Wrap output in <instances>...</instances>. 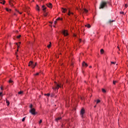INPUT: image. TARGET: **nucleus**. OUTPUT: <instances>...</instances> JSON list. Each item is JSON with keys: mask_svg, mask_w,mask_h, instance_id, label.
I'll use <instances>...</instances> for the list:
<instances>
[{"mask_svg": "<svg viewBox=\"0 0 128 128\" xmlns=\"http://www.w3.org/2000/svg\"><path fill=\"white\" fill-rule=\"evenodd\" d=\"M108 2L102 1L100 5L99 9H104V8H108Z\"/></svg>", "mask_w": 128, "mask_h": 128, "instance_id": "obj_1", "label": "nucleus"}, {"mask_svg": "<svg viewBox=\"0 0 128 128\" xmlns=\"http://www.w3.org/2000/svg\"><path fill=\"white\" fill-rule=\"evenodd\" d=\"M36 65V62L34 64V62L30 61L28 63V66H31L32 68H34Z\"/></svg>", "mask_w": 128, "mask_h": 128, "instance_id": "obj_2", "label": "nucleus"}, {"mask_svg": "<svg viewBox=\"0 0 128 128\" xmlns=\"http://www.w3.org/2000/svg\"><path fill=\"white\" fill-rule=\"evenodd\" d=\"M60 88V86L56 82H55L54 87H53L52 89L56 90H58Z\"/></svg>", "mask_w": 128, "mask_h": 128, "instance_id": "obj_3", "label": "nucleus"}, {"mask_svg": "<svg viewBox=\"0 0 128 128\" xmlns=\"http://www.w3.org/2000/svg\"><path fill=\"white\" fill-rule=\"evenodd\" d=\"M30 112L34 116L36 115L37 114L36 112V109L34 108L30 109Z\"/></svg>", "mask_w": 128, "mask_h": 128, "instance_id": "obj_4", "label": "nucleus"}, {"mask_svg": "<svg viewBox=\"0 0 128 128\" xmlns=\"http://www.w3.org/2000/svg\"><path fill=\"white\" fill-rule=\"evenodd\" d=\"M85 113V110L84 108H82L81 110H80V115L82 118H84V114Z\"/></svg>", "mask_w": 128, "mask_h": 128, "instance_id": "obj_5", "label": "nucleus"}, {"mask_svg": "<svg viewBox=\"0 0 128 128\" xmlns=\"http://www.w3.org/2000/svg\"><path fill=\"white\" fill-rule=\"evenodd\" d=\"M88 12V10L87 9H86V8H83L82 10H81V13L84 14H86Z\"/></svg>", "mask_w": 128, "mask_h": 128, "instance_id": "obj_6", "label": "nucleus"}, {"mask_svg": "<svg viewBox=\"0 0 128 128\" xmlns=\"http://www.w3.org/2000/svg\"><path fill=\"white\" fill-rule=\"evenodd\" d=\"M62 33L64 34V36H68V33L66 30H64Z\"/></svg>", "mask_w": 128, "mask_h": 128, "instance_id": "obj_7", "label": "nucleus"}, {"mask_svg": "<svg viewBox=\"0 0 128 128\" xmlns=\"http://www.w3.org/2000/svg\"><path fill=\"white\" fill-rule=\"evenodd\" d=\"M82 66L83 67H87L88 66V64L85 62H83L82 63Z\"/></svg>", "mask_w": 128, "mask_h": 128, "instance_id": "obj_8", "label": "nucleus"}, {"mask_svg": "<svg viewBox=\"0 0 128 128\" xmlns=\"http://www.w3.org/2000/svg\"><path fill=\"white\" fill-rule=\"evenodd\" d=\"M42 10H43L44 12H46V8L44 6H42Z\"/></svg>", "mask_w": 128, "mask_h": 128, "instance_id": "obj_9", "label": "nucleus"}, {"mask_svg": "<svg viewBox=\"0 0 128 128\" xmlns=\"http://www.w3.org/2000/svg\"><path fill=\"white\" fill-rule=\"evenodd\" d=\"M62 12L64 14L68 10L66 9V8H62Z\"/></svg>", "mask_w": 128, "mask_h": 128, "instance_id": "obj_10", "label": "nucleus"}, {"mask_svg": "<svg viewBox=\"0 0 128 128\" xmlns=\"http://www.w3.org/2000/svg\"><path fill=\"white\" fill-rule=\"evenodd\" d=\"M114 22V20H108V21L107 22V24H110Z\"/></svg>", "mask_w": 128, "mask_h": 128, "instance_id": "obj_11", "label": "nucleus"}, {"mask_svg": "<svg viewBox=\"0 0 128 128\" xmlns=\"http://www.w3.org/2000/svg\"><path fill=\"white\" fill-rule=\"evenodd\" d=\"M47 6H48L50 8H52V4L51 3H49L48 4H47Z\"/></svg>", "mask_w": 128, "mask_h": 128, "instance_id": "obj_12", "label": "nucleus"}, {"mask_svg": "<svg viewBox=\"0 0 128 128\" xmlns=\"http://www.w3.org/2000/svg\"><path fill=\"white\" fill-rule=\"evenodd\" d=\"M62 119V117H58V118H56V122H58V120H60Z\"/></svg>", "mask_w": 128, "mask_h": 128, "instance_id": "obj_13", "label": "nucleus"}, {"mask_svg": "<svg viewBox=\"0 0 128 128\" xmlns=\"http://www.w3.org/2000/svg\"><path fill=\"white\" fill-rule=\"evenodd\" d=\"M68 16H70V14H74V13L73 12H71L70 10H68Z\"/></svg>", "mask_w": 128, "mask_h": 128, "instance_id": "obj_14", "label": "nucleus"}, {"mask_svg": "<svg viewBox=\"0 0 128 128\" xmlns=\"http://www.w3.org/2000/svg\"><path fill=\"white\" fill-rule=\"evenodd\" d=\"M36 9L37 10H38V12H40V7L38 6V5H36Z\"/></svg>", "mask_w": 128, "mask_h": 128, "instance_id": "obj_15", "label": "nucleus"}, {"mask_svg": "<svg viewBox=\"0 0 128 128\" xmlns=\"http://www.w3.org/2000/svg\"><path fill=\"white\" fill-rule=\"evenodd\" d=\"M6 102L7 104V106H8L10 105V102L7 99H6Z\"/></svg>", "mask_w": 128, "mask_h": 128, "instance_id": "obj_16", "label": "nucleus"}, {"mask_svg": "<svg viewBox=\"0 0 128 128\" xmlns=\"http://www.w3.org/2000/svg\"><path fill=\"white\" fill-rule=\"evenodd\" d=\"M48 15V12H44V16H46Z\"/></svg>", "mask_w": 128, "mask_h": 128, "instance_id": "obj_17", "label": "nucleus"}, {"mask_svg": "<svg viewBox=\"0 0 128 128\" xmlns=\"http://www.w3.org/2000/svg\"><path fill=\"white\" fill-rule=\"evenodd\" d=\"M85 26H86L88 28H90V24H87L85 25Z\"/></svg>", "mask_w": 128, "mask_h": 128, "instance_id": "obj_18", "label": "nucleus"}, {"mask_svg": "<svg viewBox=\"0 0 128 128\" xmlns=\"http://www.w3.org/2000/svg\"><path fill=\"white\" fill-rule=\"evenodd\" d=\"M8 83L9 84H13V81L12 80H8Z\"/></svg>", "mask_w": 128, "mask_h": 128, "instance_id": "obj_19", "label": "nucleus"}, {"mask_svg": "<svg viewBox=\"0 0 128 128\" xmlns=\"http://www.w3.org/2000/svg\"><path fill=\"white\" fill-rule=\"evenodd\" d=\"M29 108L30 109H33V105L32 104H30V106H29Z\"/></svg>", "mask_w": 128, "mask_h": 128, "instance_id": "obj_20", "label": "nucleus"}, {"mask_svg": "<svg viewBox=\"0 0 128 128\" xmlns=\"http://www.w3.org/2000/svg\"><path fill=\"white\" fill-rule=\"evenodd\" d=\"M44 96H50V93H48V94H44Z\"/></svg>", "mask_w": 128, "mask_h": 128, "instance_id": "obj_21", "label": "nucleus"}, {"mask_svg": "<svg viewBox=\"0 0 128 128\" xmlns=\"http://www.w3.org/2000/svg\"><path fill=\"white\" fill-rule=\"evenodd\" d=\"M60 20H62V18H58L56 20L57 21Z\"/></svg>", "mask_w": 128, "mask_h": 128, "instance_id": "obj_22", "label": "nucleus"}, {"mask_svg": "<svg viewBox=\"0 0 128 128\" xmlns=\"http://www.w3.org/2000/svg\"><path fill=\"white\" fill-rule=\"evenodd\" d=\"M50 44L49 45L47 46V48H50L51 46V42H50Z\"/></svg>", "mask_w": 128, "mask_h": 128, "instance_id": "obj_23", "label": "nucleus"}, {"mask_svg": "<svg viewBox=\"0 0 128 128\" xmlns=\"http://www.w3.org/2000/svg\"><path fill=\"white\" fill-rule=\"evenodd\" d=\"M104 50L103 49H101V50H100V52H101V54H102L104 53Z\"/></svg>", "mask_w": 128, "mask_h": 128, "instance_id": "obj_24", "label": "nucleus"}, {"mask_svg": "<svg viewBox=\"0 0 128 128\" xmlns=\"http://www.w3.org/2000/svg\"><path fill=\"white\" fill-rule=\"evenodd\" d=\"M23 92H22V91H20V92H18V94H23Z\"/></svg>", "mask_w": 128, "mask_h": 128, "instance_id": "obj_25", "label": "nucleus"}, {"mask_svg": "<svg viewBox=\"0 0 128 128\" xmlns=\"http://www.w3.org/2000/svg\"><path fill=\"white\" fill-rule=\"evenodd\" d=\"M0 4H5V1H4V0H2V1L0 2Z\"/></svg>", "mask_w": 128, "mask_h": 128, "instance_id": "obj_26", "label": "nucleus"}, {"mask_svg": "<svg viewBox=\"0 0 128 128\" xmlns=\"http://www.w3.org/2000/svg\"><path fill=\"white\" fill-rule=\"evenodd\" d=\"M102 92H104V93H106V90L105 89H102Z\"/></svg>", "mask_w": 128, "mask_h": 128, "instance_id": "obj_27", "label": "nucleus"}, {"mask_svg": "<svg viewBox=\"0 0 128 128\" xmlns=\"http://www.w3.org/2000/svg\"><path fill=\"white\" fill-rule=\"evenodd\" d=\"M6 10L7 12L11 11V9H8V8H6Z\"/></svg>", "mask_w": 128, "mask_h": 128, "instance_id": "obj_28", "label": "nucleus"}, {"mask_svg": "<svg viewBox=\"0 0 128 128\" xmlns=\"http://www.w3.org/2000/svg\"><path fill=\"white\" fill-rule=\"evenodd\" d=\"M100 100H96V104L100 103Z\"/></svg>", "mask_w": 128, "mask_h": 128, "instance_id": "obj_29", "label": "nucleus"}, {"mask_svg": "<svg viewBox=\"0 0 128 128\" xmlns=\"http://www.w3.org/2000/svg\"><path fill=\"white\" fill-rule=\"evenodd\" d=\"M116 82H118V81H113V84L114 85H115Z\"/></svg>", "mask_w": 128, "mask_h": 128, "instance_id": "obj_30", "label": "nucleus"}, {"mask_svg": "<svg viewBox=\"0 0 128 128\" xmlns=\"http://www.w3.org/2000/svg\"><path fill=\"white\" fill-rule=\"evenodd\" d=\"M16 44L17 45L18 48H20V44H18V43H16Z\"/></svg>", "mask_w": 128, "mask_h": 128, "instance_id": "obj_31", "label": "nucleus"}, {"mask_svg": "<svg viewBox=\"0 0 128 128\" xmlns=\"http://www.w3.org/2000/svg\"><path fill=\"white\" fill-rule=\"evenodd\" d=\"M26 117H24V118H22V122H24L25 120Z\"/></svg>", "mask_w": 128, "mask_h": 128, "instance_id": "obj_32", "label": "nucleus"}, {"mask_svg": "<svg viewBox=\"0 0 128 128\" xmlns=\"http://www.w3.org/2000/svg\"><path fill=\"white\" fill-rule=\"evenodd\" d=\"M16 12H18L20 14H22V12H20L18 10H16Z\"/></svg>", "mask_w": 128, "mask_h": 128, "instance_id": "obj_33", "label": "nucleus"}, {"mask_svg": "<svg viewBox=\"0 0 128 128\" xmlns=\"http://www.w3.org/2000/svg\"><path fill=\"white\" fill-rule=\"evenodd\" d=\"M20 37H21V35H18L17 36V38H20Z\"/></svg>", "mask_w": 128, "mask_h": 128, "instance_id": "obj_34", "label": "nucleus"}, {"mask_svg": "<svg viewBox=\"0 0 128 128\" xmlns=\"http://www.w3.org/2000/svg\"><path fill=\"white\" fill-rule=\"evenodd\" d=\"M9 4H10V5L11 6H13V4H12V3L11 2H9Z\"/></svg>", "mask_w": 128, "mask_h": 128, "instance_id": "obj_35", "label": "nucleus"}, {"mask_svg": "<svg viewBox=\"0 0 128 128\" xmlns=\"http://www.w3.org/2000/svg\"><path fill=\"white\" fill-rule=\"evenodd\" d=\"M42 122V120H40L39 122V124H41Z\"/></svg>", "mask_w": 128, "mask_h": 128, "instance_id": "obj_36", "label": "nucleus"}, {"mask_svg": "<svg viewBox=\"0 0 128 128\" xmlns=\"http://www.w3.org/2000/svg\"><path fill=\"white\" fill-rule=\"evenodd\" d=\"M124 14V12H120V14Z\"/></svg>", "mask_w": 128, "mask_h": 128, "instance_id": "obj_37", "label": "nucleus"}, {"mask_svg": "<svg viewBox=\"0 0 128 128\" xmlns=\"http://www.w3.org/2000/svg\"><path fill=\"white\" fill-rule=\"evenodd\" d=\"M54 24H57V20H56V21H54Z\"/></svg>", "mask_w": 128, "mask_h": 128, "instance_id": "obj_38", "label": "nucleus"}, {"mask_svg": "<svg viewBox=\"0 0 128 128\" xmlns=\"http://www.w3.org/2000/svg\"><path fill=\"white\" fill-rule=\"evenodd\" d=\"M38 74H39V73L38 72L36 74H34V76H38Z\"/></svg>", "mask_w": 128, "mask_h": 128, "instance_id": "obj_39", "label": "nucleus"}, {"mask_svg": "<svg viewBox=\"0 0 128 128\" xmlns=\"http://www.w3.org/2000/svg\"><path fill=\"white\" fill-rule=\"evenodd\" d=\"M111 64H116V62H111Z\"/></svg>", "mask_w": 128, "mask_h": 128, "instance_id": "obj_40", "label": "nucleus"}, {"mask_svg": "<svg viewBox=\"0 0 128 128\" xmlns=\"http://www.w3.org/2000/svg\"><path fill=\"white\" fill-rule=\"evenodd\" d=\"M125 7H126V8L128 7L127 4H125Z\"/></svg>", "mask_w": 128, "mask_h": 128, "instance_id": "obj_41", "label": "nucleus"}, {"mask_svg": "<svg viewBox=\"0 0 128 128\" xmlns=\"http://www.w3.org/2000/svg\"><path fill=\"white\" fill-rule=\"evenodd\" d=\"M118 49L119 50H120V46H118Z\"/></svg>", "mask_w": 128, "mask_h": 128, "instance_id": "obj_42", "label": "nucleus"}, {"mask_svg": "<svg viewBox=\"0 0 128 128\" xmlns=\"http://www.w3.org/2000/svg\"><path fill=\"white\" fill-rule=\"evenodd\" d=\"M79 42H82V40H81V39H80V40H79Z\"/></svg>", "mask_w": 128, "mask_h": 128, "instance_id": "obj_43", "label": "nucleus"}, {"mask_svg": "<svg viewBox=\"0 0 128 128\" xmlns=\"http://www.w3.org/2000/svg\"><path fill=\"white\" fill-rule=\"evenodd\" d=\"M2 94V92H0V96H1Z\"/></svg>", "mask_w": 128, "mask_h": 128, "instance_id": "obj_44", "label": "nucleus"}, {"mask_svg": "<svg viewBox=\"0 0 128 128\" xmlns=\"http://www.w3.org/2000/svg\"><path fill=\"white\" fill-rule=\"evenodd\" d=\"M74 37H76V35L75 34H74Z\"/></svg>", "mask_w": 128, "mask_h": 128, "instance_id": "obj_45", "label": "nucleus"}, {"mask_svg": "<svg viewBox=\"0 0 128 128\" xmlns=\"http://www.w3.org/2000/svg\"><path fill=\"white\" fill-rule=\"evenodd\" d=\"M21 44V42H19L18 44Z\"/></svg>", "mask_w": 128, "mask_h": 128, "instance_id": "obj_46", "label": "nucleus"}, {"mask_svg": "<svg viewBox=\"0 0 128 128\" xmlns=\"http://www.w3.org/2000/svg\"><path fill=\"white\" fill-rule=\"evenodd\" d=\"M14 16H16V13H14Z\"/></svg>", "mask_w": 128, "mask_h": 128, "instance_id": "obj_47", "label": "nucleus"}, {"mask_svg": "<svg viewBox=\"0 0 128 128\" xmlns=\"http://www.w3.org/2000/svg\"><path fill=\"white\" fill-rule=\"evenodd\" d=\"M0 88H1L2 90V87H1Z\"/></svg>", "mask_w": 128, "mask_h": 128, "instance_id": "obj_48", "label": "nucleus"}, {"mask_svg": "<svg viewBox=\"0 0 128 128\" xmlns=\"http://www.w3.org/2000/svg\"><path fill=\"white\" fill-rule=\"evenodd\" d=\"M17 52H18V49L17 50Z\"/></svg>", "mask_w": 128, "mask_h": 128, "instance_id": "obj_49", "label": "nucleus"}, {"mask_svg": "<svg viewBox=\"0 0 128 128\" xmlns=\"http://www.w3.org/2000/svg\"><path fill=\"white\" fill-rule=\"evenodd\" d=\"M96 106H94V108H96Z\"/></svg>", "mask_w": 128, "mask_h": 128, "instance_id": "obj_50", "label": "nucleus"}, {"mask_svg": "<svg viewBox=\"0 0 128 128\" xmlns=\"http://www.w3.org/2000/svg\"><path fill=\"white\" fill-rule=\"evenodd\" d=\"M118 54H120V52H118Z\"/></svg>", "mask_w": 128, "mask_h": 128, "instance_id": "obj_51", "label": "nucleus"}, {"mask_svg": "<svg viewBox=\"0 0 128 128\" xmlns=\"http://www.w3.org/2000/svg\"><path fill=\"white\" fill-rule=\"evenodd\" d=\"M92 68V66H90V68Z\"/></svg>", "mask_w": 128, "mask_h": 128, "instance_id": "obj_52", "label": "nucleus"}]
</instances>
